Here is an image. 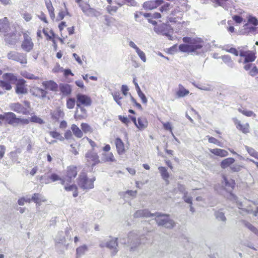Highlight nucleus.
<instances>
[{
    "instance_id": "f257e3e1",
    "label": "nucleus",
    "mask_w": 258,
    "mask_h": 258,
    "mask_svg": "<svg viewBox=\"0 0 258 258\" xmlns=\"http://www.w3.org/2000/svg\"><path fill=\"white\" fill-rule=\"evenodd\" d=\"M182 41L186 44H181L179 45L178 48L180 51L193 53L196 55L204 53V46L205 42L201 38L184 37Z\"/></svg>"
},
{
    "instance_id": "f03ea898",
    "label": "nucleus",
    "mask_w": 258,
    "mask_h": 258,
    "mask_svg": "<svg viewBox=\"0 0 258 258\" xmlns=\"http://www.w3.org/2000/svg\"><path fill=\"white\" fill-rule=\"evenodd\" d=\"M155 216V220L158 226L164 227L167 229H172L175 226V222L169 218V215L160 213L152 214L147 209L139 210L134 214L135 218H148Z\"/></svg>"
},
{
    "instance_id": "7ed1b4c3",
    "label": "nucleus",
    "mask_w": 258,
    "mask_h": 258,
    "mask_svg": "<svg viewBox=\"0 0 258 258\" xmlns=\"http://www.w3.org/2000/svg\"><path fill=\"white\" fill-rule=\"evenodd\" d=\"M0 32L3 35L5 41L10 44L17 42L21 36L16 27L14 25H11L7 17L0 19Z\"/></svg>"
},
{
    "instance_id": "20e7f679",
    "label": "nucleus",
    "mask_w": 258,
    "mask_h": 258,
    "mask_svg": "<svg viewBox=\"0 0 258 258\" xmlns=\"http://www.w3.org/2000/svg\"><path fill=\"white\" fill-rule=\"evenodd\" d=\"M78 172V168L77 166L71 165L67 166L64 171V179L62 180V185L67 191H73V197L78 196V189L77 186L74 183L71 184L73 179H75Z\"/></svg>"
},
{
    "instance_id": "39448f33",
    "label": "nucleus",
    "mask_w": 258,
    "mask_h": 258,
    "mask_svg": "<svg viewBox=\"0 0 258 258\" xmlns=\"http://www.w3.org/2000/svg\"><path fill=\"white\" fill-rule=\"evenodd\" d=\"M10 108L15 112L25 115H29L31 110L30 102L27 100L23 101V104L19 102L11 103Z\"/></svg>"
},
{
    "instance_id": "423d86ee",
    "label": "nucleus",
    "mask_w": 258,
    "mask_h": 258,
    "mask_svg": "<svg viewBox=\"0 0 258 258\" xmlns=\"http://www.w3.org/2000/svg\"><path fill=\"white\" fill-rule=\"evenodd\" d=\"M94 177L89 178L85 172H82L78 178V184L83 189H90L94 187Z\"/></svg>"
},
{
    "instance_id": "0eeeda50",
    "label": "nucleus",
    "mask_w": 258,
    "mask_h": 258,
    "mask_svg": "<svg viewBox=\"0 0 258 258\" xmlns=\"http://www.w3.org/2000/svg\"><path fill=\"white\" fill-rule=\"evenodd\" d=\"M247 23L243 25V34L251 33L253 34L258 33V20L255 17L249 15Z\"/></svg>"
},
{
    "instance_id": "6e6552de",
    "label": "nucleus",
    "mask_w": 258,
    "mask_h": 258,
    "mask_svg": "<svg viewBox=\"0 0 258 258\" xmlns=\"http://www.w3.org/2000/svg\"><path fill=\"white\" fill-rule=\"evenodd\" d=\"M23 40L21 44V49L26 52H29L33 50L34 44L30 36L26 32L23 33Z\"/></svg>"
},
{
    "instance_id": "1a4fd4ad",
    "label": "nucleus",
    "mask_w": 258,
    "mask_h": 258,
    "mask_svg": "<svg viewBox=\"0 0 258 258\" xmlns=\"http://www.w3.org/2000/svg\"><path fill=\"white\" fill-rule=\"evenodd\" d=\"M85 159L88 165L92 167L100 163V160L98 154L93 150L88 151L85 154Z\"/></svg>"
},
{
    "instance_id": "9d476101",
    "label": "nucleus",
    "mask_w": 258,
    "mask_h": 258,
    "mask_svg": "<svg viewBox=\"0 0 258 258\" xmlns=\"http://www.w3.org/2000/svg\"><path fill=\"white\" fill-rule=\"evenodd\" d=\"M99 246L101 248L106 247L109 249L112 250V255H114L117 253L118 251L117 238L110 237L109 239L107 240L106 242H101L99 244Z\"/></svg>"
},
{
    "instance_id": "9b49d317",
    "label": "nucleus",
    "mask_w": 258,
    "mask_h": 258,
    "mask_svg": "<svg viewBox=\"0 0 258 258\" xmlns=\"http://www.w3.org/2000/svg\"><path fill=\"white\" fill-rule=\"evenodd\" d=\"M92 104L91 98L88 95L82 93L76 95V106L78 107H89Z\"/></svg>"
},
{
    "instance_id": "f8f14e48",
    "label": "nucleus",
    "mask_w": 258,
    "mask_h": 258,
    "mask_svg": "<svg viewBox=\"0 0 258 258\" xmlns=\"http://www.w3.org/2000/svg\"><path fill=\"white\" fill-rule=\"evenodd\" d=\"M42 32L45 36L46 40L51 41L54 50H56L57 49V36L54 31L51 29L48 31V28H43Z\"/></svg>"
},
{
    "instance_id": "ddd939ff",
    "label": "nucleus",
    "mask_w": 258,
    "mask_h": 258,
    "mask_svg": "<svg viewBox=\"0 0 258 258\" xmlns=\"http://www.w3.org/2000/svg\"><path fill=\"white\" fill-rule=\"evenodd\" d=\"M8 57L9 59L18 61L21 64H26L27 62L26 55L23 53L11 51L8 54Z\"/></svg>"
},
{
    "instance_id": "4468645a",
    "label": "nucleus",
    "mask_w": 258,
    "mask_h": 258,
    "mask_svg": "<svg viewBox=\"0 0 258 258\" xmlns=\"http://www.w3.org/2000/svg\"><path fill=\"white\" fill-rule=\"evenodd\" d=\"M235 181L232 179H228L225 176H223L221 186L223 189L231 194L235 186Z\"/></svg>"
},
{
    "instance_id": "2eb2a0df",
    "label": "nucleus",
    "mask_w": 258,
    "mask_h": 258,
    "mask_svg": "<svg viewBox=\"0 0 258 258\" xmlns=\"http://www.w3.org/2000/svg\"><path fill=\"white\" fill-rule=\"evenodd\" d=\"M86 107H76L74 114V118L76 120H82L85 119L88 116L87 110Z\"/></svg>"
},
{
    "instance_id": "dca6fc26",
    "label": "nucleus",
    "mask_w": 258,
    "mask_h": 258,
    "mask_svg": "<svg viewBox=\"0 0 258 258\" xmlns=\"http://www.w3.org/2000/svg\"><path fill=\"white\" fill-rule=\"evenodd\" d=\"M26 81L23 79H19L16 84L15 91L18 94H24L27 93Z\"/></svg>"
},
{
    "instance_id": "f3484780",
    "label": "nucleus",
    "mask_w": 258,
    "mask_h": 258,
    "mask_svg": "<svg viewBox=\"0 0 258 258\" xmlns=\"http://www.w3.org/2000/svg\"><path fill=\"white\" fill-rule=\"evenodd\" d=\"M43 87L45 90L56 92L58 90V85L53 80L45 81L42 83Z\"/></svg>"
},
{
    "instance_id": "a211bd4d",
    "label": "nucleus",
    "mask_w": 258,
    "mask_h": 258,
    "mask_svg": "<svg viewBox=\"0 0 258 258\" xmlns=\"http://www.w3.org/2000/svg\"><path fill=\"white\" fill-rule=\"evenodd\" d=\"M32 95L38 98H44L46 97L47 92L46 90L37 87H34L31 89Z\"/></svg>"
},
{
    "instance_id": "6ab92c4d",
    "label": "nucleus",
    "mask_w": 258,
    "mask_h": 258,
    "mask_svg": "<svg viewBox=\"0 0 258 258\" xmlns=\"http://www.w3.org/2000/svg\"><path fill=\"white\" fill-rule=\"evenodd\" d=\"M130 119L133 121L136 126L140 130H143L147 126L148 122L145 118L139 117L137 121L135 117H130Z\"/></svg>"
},
{
    "instance_id": "aec40b11",
    "label": "nucleus",
    "mask_w": 258,
    "mask_h": 258,
    "mask_svg": "<svg viewBox=\"0 0 258 258\" xmlns=\"http://www.w3.org/2000/svg\"><path fill=\"white\" fill-rule=\"evenodd\" d=\"M233 120L237 129L241 131L244 134H247L249 132V125L248 123L242 124L240 121L236 118H234Z\"/></svg>"
},
{
    "instance_id": "412c9836",
    "label": "nucleus",
    "mask_w": 258,
    "mask_h": 258,
    "mask_svg": "<svg viewBox=\"0 0 258 258\" xmlns=\"http://www.w3.org/2000/svg\"><path fill=\"white\" fill-rule=\"evenodd\" d=\"M167 26L164 24H162L160 26L154 27V30L158 34H160L166 36L169 40H172V36L168 32H166L165 29Z\"/></svg>"
},
{
    "instance_id": "4be33fe9",
    "label": "nucleus",
    "mask_w": 258,
    "mask_h": 258,
    "mask_svg": "<svg viewBox=\"0 0 258 258\" xmlns=\"http://www.w3.org/2000/svg\"><path fill=\"white\" fill-rule=\"evenodd\" d=\"M130 47L134 48L137 53L138 54V56L140 57L141 59L144 62L146 61V57L145 53L142 51L136 44L133 41H130Z\"/></svg>"
},
{
    "instance_id": "5701e85b",
    "label": "nucleus",
    "mask_w": 258,
    "mask_h": 258,
    "mask_svg": "<svg viewBox=\"0 0 258 258\" xmlns=\"http://www.w3.org/2000/svg\"><path fill=\"white\" fill-rule=\"evenodd\" d=\"M162 0H156V1H148L144 3L143 7L145 9L152 10L156 8L158 6L161 4Z\"/></svg>"
},
{
    "instance_id": "b1692460",
    "label": "nucleus",
    "mask_w": 258,
    "mask_h": 258,
    "mask_svg": "<svg viewBox=\"0 0 258 258\" xmlns=\"http://www.w3.org/2000/svg\"><path fill=\"white\" fill-rule=\"evenodd\" d=\"M47 200L43 198L39 193H34L32 195V202H34L36 206H39L42 202H45Z\"/></svg>"
},
{
    "instance_id": "393cba45",
    "label": "nucleus",
    "mask_w": 258,
    "mask_h": 258,
    "mask_svg": "<svg viewBox=\"0 0 258 258\" xmlns=\"http://www.w3.org/2000/svg\"><path fill=\"white\" fill-rule=\"evenodd\" d=\"M3 78L4 80H6L10 84H16L19 80L16 76L12 73H6L4 74Z\"/></svg>"
},
{
    "instance_id": "a878e982",
    "label": "nucleus",
    "mask_w": 258,
    "mask_h": 258,
    "mask_svg": "<svg viewBox=\"0 0 258 258\" xmlns=\"http://www.w3.org/2000/svg\"><path fill=\"white\" fill-rule=\"evenodd\" d=\"M115 144L117 149V152L119 154H123L124 151V146L123 142L119 138H116L115 140Z\"/></svg>"
},
{
    "instance_id": "bb28decb",
    "label": "nucleus",
    "mask_w": 258,
    "mask_h": 258,
    "mask_svg": "<svg viewBox=\"0 0 258 258\" xmlns=\"http://www.w3.org/2000/svg\"><path fill=\"white\" fill-rule=\"evenodd\" d=\"M45 5L48 11L49 15L51 19L54 20L55 18L54 9L52 6L50 0L45 1Z\"/></svg>"
},
{
    "instance_id": "cd10ccee",
    "label": "nucleus",
    "mask_w": 258,
    "mask_h": 258,
    "mask_svg": "<svg viewBox=\"0 0 258 258\" xmlns=\"http://www.w3.org/2000/svg\"><path fill=\"white\" fill-rule=\"evenodd\" d=\"M240 222L247 229H248L250 231L254 233L255 235L258 236V229L255 227L253 225H252L249 222L245 220H241Z\"/></svg>"
},
{
    "instance_id": "c85d7f7f",
    "label": "nucleus",
    "mask_w": 258,
    "mask_h": 258,
    "mask_svg": "<svg viewBox=\"0 0 258 258\" xmlns=\"http://www.w3.org/2000/svg\"><path fill=\"white\" fill-rule=\"evenodd\" d=\"M214 216L216 219L219 221L226 222L227 219L225 216V213L223 212L222 209L216 211L214 213Z\"/></svg>"
},
{
    "instance_id": "c756f323",
    "label": "nucleus",
    "mask_w": 258,
    "mask_h": 258,
    "mask_svg": "<svg viewBox=\"0 0 258 258\" xmlns=\"http://www.w3.org/2000/svg\"><path fill=\"white\" fill-rule=\"evenodd\" d=\"M62 179H64L63 177H60L57 173H52L48 177V182L47 183L59 181L60 183L62 185Z\"/></svg>"
},
{
    "instance_id": "7c9ffc66",
    "label": "nucleus",
    "mask_w": 258,
    "mask_h": 258,
    "mask_svg": "<svg viewBox=\"0 0 258 258\" xmlns=\"http://www.w3.org/2000/svg\"><path fill=\"white\" fill-rule=\"evenodd\" d=\"M71 130L75 135V136L78 138H81L83 136V133L82 130L79 128V127L76 124H73L71 126Z\"/></svg>"
},
{
    "instance_id": "2f4dec72",
    "label": "nucleus",
    "mask_w": 258,
    "mask_h": 258,
    "mask_svg": "<svg viewBox=\"0 0 258 258\" xmlns=\"http://www.w3.org/2000/svg\"><path fill=\"white\" fill-rule=\"evenodd\" d=\"M16 114L12 112H8L5 113V122L10 124H14V120Z\"/></svg>"
},
{
    "instance_id": "473e14b6",
    "label": "nucleus",
    "mask_w": 258,
    "mask_h": 258,
    "mask_svg": "<svg viewBox=\"0 0 258 258\" xmlns=\"http://www.w3.org/2000/svg\"><path fill=\"white\" fill-rule=\"evenodd\" d=\"M60 92L63 95H69L72 92V89L70 85L68 84H61L59 86Z\"/></svg>"
},
{
    "instance_id": "72a5a7b5",
    "label": "nucleus",
    "mask_w": 258,
    "mask_h": 258,
    "mask_svg": "<svg viewBox=\"0 0 258 258\" xmlns=\"http://www.w3.org/2000/svg\"><path fill=\"white\" fill-rule=\"evenodd\" d=\"M210 151L211 153L214 154L215 155L219 156L220 157H225L228 154V152L225 150L221 149H210Z\"/></svg>"
},
{
    "instance_id": "f704fd0d",
    "label": "nucleus",
    "mask_w": 258,
    "mask_h": 258,
    "mask_svg": "<svg viewBox=\"0 0 258 258\" xmlns=\"http://www.w3.org/2000/svg\"><path fill=\"white\" fill-rule=\"evenodd\" d=\"M234 161L235 160L233 158H227L225 159L221 162V167L223 169H225L231 165Z\"/></svg>"
},
{
    "instance_id": "c9c22d12",
    "label": "nucleus",
    "mask_w": 258,
    "mask_h": 258,
    "mask_svg": "<svg viewBox=\"0 0 258 258\" xmlns=\"http://www.w3.org/2000/svg\"><path fill=\"white\" fill-rule=\"evenodd\" d=\"M103 160L105 162H114L116 159L112 152L103 154Z\"/></svg>"
},
{
    "instance_id": "e433bc0d",
    "label": "nucleus",
    "mask_w": 258,
    "mask_h": 258,
    "mask_svg": "<svg viewBox=\"0 0 258 258\" xmlns=\"http://www.w3.org/2000/svg\"><path fill=\"white\" fill-rule=\"evenodd\" d=\"M30 123V120L29 118H20V117H17L16 115L15 120H14V123L18 125H26Z\"/></svg>"
},
{
    "instance_id": "4c0bfd02",
    "label": "nucleus",
    "mask_w": 258,
    "mask_h": 258,
    "mask_svg": "<svg viewBox=\"0 0 258 258\" xmlns=\"http://www.w3.org/2000/svg\"><path fill=\"white\" fill-rule=\"evenodd\" d=\"M80 7L82 11L87 15L94 11V9L91 8L89 5L87 3H82V4H80Z\"/></svg>"
},
{
    "instance_id": "58836bf2",
    "label": "nucleus",
    "mask_w": 258,
    "mask_h": 258,
    "mask_svg": "<svg viewBox=\"0 0 258 258\" xmlns=\"http://www.w3.org/2000/svg\"><path fill=\"white\" fill-rule=\"evenodd\" d=\"M64 116V112L59 108H57L52 113V118L59 119L60 118H62Z\"/></svg>"
},
{
    "instance_id": "ea45409f",
    "label": "nucleus",
    "mask_w": 258,
    "mask_h": 258,
    "mask_svg": "<svg viewBox=\"0 0 258 258\" xmlns=\"http://www.w3.org/2000/svg\"><path fill=\"white\" fill-rule=\"evenodd\" d=\"M158 170L161 173L162 178L165 181H168V179L169 177V175L167 171L166 168L165 167L160 166L158 167Z\"/></svg>"
},
{
    "instance_id": "a19ab883",
    "label": "nucleus",
    "mask_w": 258,
    "mask_h": 258,
    "mask_svg": "<svg viewBox=\"0 0 258 258\" xmlns=\"http://www.w3.org/2000/svg\"><path fill=\"white\" fill-rule=\"evenodd\" d=\"M194 85L195 87H196L198 89L202 90L210 91H213V89H214L213 86L210 84L202 85V84H194Z\"/></svg>"
},
{
    "instance_id": "79ce46f5",
    "label": "nucleus",
    "mask_w": 258,
    "mask_h": 258,
    "mask_svg": "<svg viewBox=\"0 0 258 258\" xmlns=\"http://www.w3.org/2000/svg\"><path fill=\"white\" fill-rule=\"evenodd\" d=\"M179 90L176 92V95L179 98L183 97L189 93V91L181 85H179Z\"/></svg>"
},
{
    "instance_id": "37998d69",
    "label": "nucleus",
    "mask_w": 258,
    "mask_h": 258,
    "mask_svg": "<svg viewBox=\"0 0 258 258\" xmlns=\"http://www.w3.org/2000/svg\"><path fill=\"white\" fill-rule=\"evenodd\" d=\"M221 58L229 67L231 68L233 67L234 63L229 55H224L221 56Z\"/></svg>"
},
{
    "instance_id": "c03bdc74",
    "label": "nucleus",
    "mask_w": 258,
    "mask_h": 258,
    "mask_svg": "<svg viewBox=\"0 0 258 258\" xmlns=\"http://www.w3.org/2000/svg\"><path fill=\"white\" fill-rule=\"evenodd\" d=\"M81 129L83 133H91L93 132V128L92 127L87 123L83 122L81 124Z\"/></svg>"
},
{
    "instance_id": "a18cd8bd",
    "label": "nucleus",
    "mask_w": 258,
    "mask_h": 258,
    "mask_svg": "<svg viewBox=\"0 0 258 258\" xmlns=\"http://www.w3.org/2000/svg\"><path fill=\"white\" fill-rule=\"evenodd\" d=\"M88 250V247L86 245L80 246L76 249V254L77 257L84 254L85 252Z\"/></svg>"
},
{
    "instance_id": "49530a36",
    "label": "nucleus",
    "mask_w": 258,
    "mask_h": 258,
    "mask_svg": "<svg viewBox=\"0 0 258 258\" xmlns=\"http://www.w3.org/2000/svg\"><path fill=\"white\" fill-rule=\"evenodd\" d=\"M76 101L74 98H69L67 100L66 106L68 109H72L75 107Z\"/></svg>"
},
{
    "instance_id": "de8ad7c7",
    "label": "nucleus",
    "mask_w": 258,
    "mask_h": 258,
    "mask_svg": "<svg viewBox=\"0 0 258 258\" xmlns=\"http://www.w3.org/2000/svg\"><path fill=\"white\" fill-rule=\"evenodd\" d=\"M246 151L249 154V155L254 158L257 159L258 160V152H256L254 149L249 147L247 146H245V147Z\"/></svg>"
},
{
    "instance_id": "09e8293b",
    "label": "nucleus",
    "mask_w": 258,
    "mask_h": 258,
    "mask_svg": "<svg viewBox=\"0 0 258 258\" xmlns=\"http://www.w3.org/2000/svg\"><path fill=\"white\" fill-rule=\"evenodd\" d=\"M0 87L7 90H10L12 89L11 84L5 80L0 81Z\"/></svg>"
},
{
    "instance_id": "8fccbe9b",
    "label": "nucleus",
    "mask_w": 258,
    "mask_h": 258,
    "mask_svg": "<svg viewBox=\"0 0 258 258\" xmlns=\"http://www.w3.org/2000/svg\"><path fill=\"white\" fill-rule=\"evenodd\" d=\"M255 56L253 53H248L245 55L244 63H248L253 61L255 60Z\"/></svg>"
},
{
    "instance_id": "3c124183",
    "label": "nucleus",
    "mask_w": 258,
    "mask_h": 258,
    "mask_svg": "<svg viewBox=\"0 0 258 258\" xmlns=\"http://www.w3.org/2000/svg\"><path fill=\"white\" fill-rule=\"evenodd\" d=\"M238 111L242 113L243 115L246 116H253L254 117L256 116V114L252 111L251 110H243L241 108H239Z\"/></svg>"
},
{
    "instance_id": "603ef678",
    "label": "nucleus",
    "mask_w": 258,
    "mask_h": 258,
    "mask_svg": "<svg viewBox=\"0 0 258 258\" xmlns=\"http://www.w3.org/2000/svg\"><path fill=\"white\" fill-rule=\"evenodd\" d=\"M30 122H35V123H38L39 124H42L43 123V120L39 118V117L33 115L32 116L30 119H29Z\"/></svg>"
},
{
    "instance_id": "864d4df0",
    "label": "nucleus",
    "mask_w": 258,
    "mask_h": 258,
    "mask_svg": "<svg viewBox=\"0 0 258 258\" xmlns=\"http://www.w3.org/2000/svg\"><path fill=\"white\" fill-rule=\"evenodd\" d=\"M248 74L252 77H254L258 74V68L255 64L249 70Z\"/></svg>"
},
{
    "instance_id": "5fc2aeb1",
    "label": "nucleus",
    "mask_w": 258,
    "mask_h": 258,
    "mask_svg": "<svg viewBox=\"0 0 258 258\" xmlns=\"http://www.w3.org/2000/svg\"><path fill=\"white\" fill-rule=\"evenodd\" d=\"M243 167L241 165L235 164L230 166V169L233 172H239Z\"/></svg>"
},
{
    "instance_id": "6e6d98bb",
    "label": "nucleus",
    "mask_w": 258,
    "mask_h": 258,
    "mask_svg": "<svg viewBox=\"0 0 258 258\" xmlns=\"http://www.w3.org/2000/svg\"><path fill=\"white\" fill-rule=\"evenodd\" d=\"M226 46L222 47V50L234 54L235 56L238 55V51L235 48L231 47L229 49H226Z\"/></svg>"
},
{
    "instance_id": "4d7b16f0",
    "label": "nucleus",
    "mask_w": 258,
    "mask_h": 258,
    "mask_svg": "<svg viewBox=\"0 0 258 258\" xmlns=\"http://www.w3.org/2000/svg\"><path fill=\"white\" fill-rule=\"evenodd\" d=\"M163 127L165 130L170 131L176 141H177V139L175 137L174 134L172 132V127L171 124L169 122L163 123Z\"/></svg>"
},
{
    "instance_id": "13d9d810",
    "label": "nucleus",
    "mask_w": 258,
    "mask_h": 258,
    "mask_svg": "<svg viewBox=\"0 0 258 258\" xmlns=\"http://www.w3.org/2000/svg\"><path fill=\"white\" fill-rule=\"evenodd\" d=\"M49 135L53 138L60 139L61 140L63 139L60 134L56 131H51L49 132Z\"/></svg>"
},
{
    "instance_id": "bf43d9fd",
    "label": "nucleus",
    "mask_w": 258,
    "mask_h": 258,
    "mask_svg": "<svg viewBox=\"0 0 258 258\" xmlns=\"http://www.w3.org/2000/svg\"><path fill=\"white\" fill-rule=\"evenodd\" d=\"M112 95L113 96L114 99L115 101L118 104H120V99L122 98L120 96V94L119 92H114L112 93Z\"/></svg>"
},
{
    "instance_id": "052dcab7",
    "label": "nucleus",
    "mask_w": 258,
    "mask_h": 258,
    "mask_svg": "<svg viewBox=\"0 0 258 258\" xmlns=\"http://www.w3.org/2000/svg\"><path fill=\"white\" fill-rule=\"evenodd\" d=\"M170 4L166 3L160 8L161 12H167L169 10Z\"/></svg>"
},
{
    "instance_id": "680f3d73",
    "label": "nucleus",
    "mask_w": 258,
    "mask_h": 258,
    "mask_svg": "<svg viewBox=\"0 0 258 258\" xmlns=\"http://www.w3.org/2000/svg\"><path fill=\"white\" fill-rule=\"evenodd\" d=\"M236 204H237V207L239 209L241 210L242 211L245 212V210L248 209V208L249 207H250V206H244L243 205V203L239 201H237Z\"/></svg>"
},
{
    "instance_id": "e2e57ef3",
    "label": "nucleus",
    "mask_w": 258,
    "mask_h": 258,
    "mask_svg": "<svg viewBox=\"0 0 258 258\" xmlns=\"http://www.w3.org/2000/svg\"><path fill=\"white\" fill-rule=\"evenodd\" d=\"M207 137H208V140H209V142L210 143H213L214 144H216L218 146H221L220 145V142L217 140L216 139H215V138L214 137H209V136H207Z\"/></svg>"
},
{
    "instance_id": "0e129e2a",
    "label": "nucleus",
    "mask_w": 258,
    "mask_h": 258,
    "mask_svg": "<svg viewBox=\"0 0 258 258\" xmlns=\"http://www.w3.org/2000/svg\"><path fill=\"white\" fill-rule=\"evenodd\" d=\"M63 68L61 67L59 63H57L56 66L53 68L52 72L54 73H58L62 72Z\"/></svg>"
},
{
    "instance_id": "69168bd1",
    "label": "nucleus",
    "mask_w": 258,
    "mask_h": 258,
    "mask_svg": "<svg viewBox=\"0 0 258 258\" xmlns=\"http://www.w3.org/2000/svg\"><path fill=\"white\" fill-rule=\"evenodd\" d=\"M216 4L223 8L226 7V2L228 0H214Z\"/></svg>"
},
{
    "instance_id": "338daca9",
    "label": "nucleus",
    "mask_w": 258,
    "mask_h": 258,
    "mask_svg": "<svg viewBox=\"0 0 258 258\" xmlns=\"http://www.w3.org/2000/svg\"><path fill=\"white\" fill-rule=\"evenodd\" d=\"M187 194V192H185V194L183 195V199L185 202L192 205V198L190 197H188Z\"/></svg>"
},
{
    "instance_id": "774afa93",
    "label": "nucleus",
    "mask_w": 258,
    "mask_h": 258,
    "mask_svg": "<svg viewBox=\"0 0 258 258\" xmlns=\"http://www.w3.org/2000/svg\"><path fill=\"white\" fill-rule=\"evenodd\" d=\"M139 96L141 98L142 100V102L143 103H146L147 102V99L145 95V94L142 92V91H140L137 92Z\"/></svg>"
}]
</instances>
